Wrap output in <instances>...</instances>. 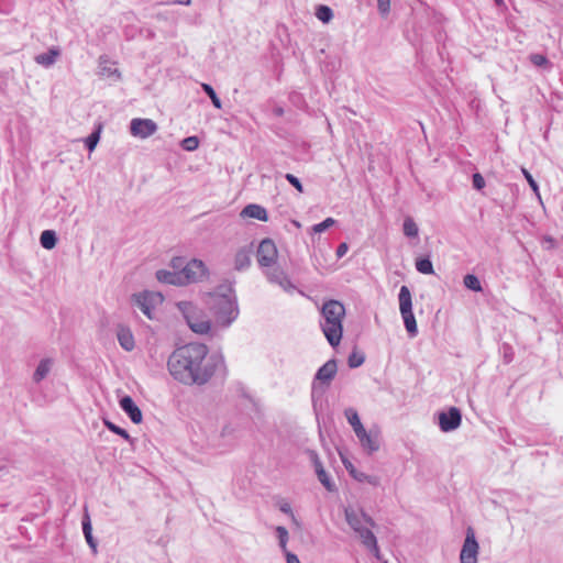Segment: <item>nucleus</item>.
<instances>
[{
  "mask_svg": "<svg viewBox=\"0 0 563 563\" xmlns=\"http://www.w3.org/2000/svg\"><path fill=\"white\" fill-rule=\"evenodd\" d=\"M377 9L383 16H386L390 10V0H377Z\"/></svg>",
  "mask_w": 563,
  "mask_h": 563,
  "instance_id": "obj_46",
  "label": "nucleus"
},
{
  "mask_svg": "<svg viewBox=\"0 0 563 563\" xmlns=\"http://www.w3.org/2000/svg\"><path fill=\"white\" fill-rule=\"evenodd\" d=\"M120 408L124 411V413L130 418V420L139 424L143 420L142 410L140 407L135 404L134 399L129 396L124 395L119 399Z\"/></svg>",
  "mask_w": 563,
  "mask_h": 563,
  "instance_id": "obj_16",
  "label": "nucleus"
},
{
  "mask_svg": "<svg viewBox=\"0 0 563 563\" xmlns=\"http://www.w3.org/2000/svg\"><path fill=\"white\" fill-rule=\"evenodd\" d=\"M277 537L279 540V547L282 548L283 552L288 551L287 550V541H288V531L284 527H277L276 528Z\"/></svg>",
  "mask_w": 563,
  "mask_h": 563,
  "instance_id": "obj_42",
  "label": "nucleus"
},
{
  "mask_svg": "<svg viewBox=\"0 0 563 563\" xmlns=\"http://www.w3.org/2000/svg\"><path fill=\"white\" fill-rule=\"evenodd\" d=\"M496 2H497L498 4H500V3H503V0H496Z\"/></svg>",
  "mask_w": 563,
  "mask_h": 563,
  "instance_id": "obj_59",
  "label": "nucleus"
},
{
  "mask_svg": "<svg viewBox=\"0 0 563 563\" xmlns=\"http://www.w3.org/2000/svg\"><path fill=\"white\" fill-rule=\"evenodd\" d=\"M53 366V360L49 357L42 358L40 363L37 364L35 372L33 374V380L34 383L42 382L51 372V368Z\"/></svg>",
  "mask_w": 563,
  "mask_h": 563,
  "instance_id": "obj_23",
  "label": "nucleus"
},
{
  "mask_svg": "<svg viewBox=\"0 0 563 563\" xmlns=\"http://www.w3.org/2000/svg\"><path fill=\"white\" fill-rule=\"evenodd\" d=\"M463 284L470 290L482 291V285L479 279L473 274L465 275L463 278Z\"/></svg>",
  "mask_w": 563,
  "mask_h": 563,
  "instance_id": "obj_32",
  "label": "nucleus"
},
{
  "mask_svg": "<svg viewBox=\"0 0 563 563\" xmlns=\"http://www.w3.org/2000/svg\"><path fill=\"white\" fill-rule=\"evenodd\" d=\"M181 277L184 285L191 283H200L209 275V269L206 264L198 258H192L183 268Z\"/></svg>",
  "mask_w": 563,
  "mask_h": 563,
  "instance_id": "obj_7",
  "label": "nucleus"
},
{
  "mask_svg": "<svg viewBox=\"0 0 563 563\" xmlns=\"http://www.w3.org/2000/svg\"><path fill=\"white\" fill-rule=\"evenodd\" d=\"M117 338L120 346L123 350L131 352L135 347L134 336L129 327L119 324L117 330Z\"/></svg>",
  "mask_w": 563,
  "mask_h": 563,
  "instance_id": "obj_17",
  "label": "nucleus"
},
{
  "mask_svg": "<svg viewBox=\"0 0 563 563\" xmlns=\"http://www.w3.org/2000/svg\"><path fill=\"white\" fill-rule=\"evenodd\" d=\"M285 177L298 191H302V185L296 176L292 174H286Z\"/></svg>",
  "mask_w": 563,
  "mask_h": 563,
  "instance_id": "obj_48",
  "label": "nucleus"
},
{
  "mask_svg": "<svg viewBox=\"0 0 563 563\" xmlns=\"http://www.w3.org/2000/svg\"><path fill=\"white\" fill-rule=\"evenodd\" d=\"M318 479L325 487L327 490H329V492H334L335 490V485L332 482V479L329 476V474L325 472V470H320L319 471Z\"/></svg>",
  "mask_w": 563,
  "mask_h": 563,
  "instance_id": "obj_37",
  "label": "nucleus"
},
{
  "mask_svg": "<svg viewBox=\"0 0 563 563\" xmlns=\"http://www.w3.org/2000/svg\"><path fill=\"white\" fill-rule=\"evenodd\" d=\"M473 187L477 190H481L485 187V179L478 173L473 175Z\"/></svg>",
  "mask_w": 563,
  "mask_h": 563,
  "instance_id": "obj_47",
  "label": "nucleus"
},
{
  "mask_svg": "<svg viewBox=\"0 0 563 563\" xmlns=\"http://www.w3.org/2000/svg\"><path fill=\"white\" fill-rule=\"evenodd\" d=\"M157 129V124L151 119L135 118L130 122V133L141 139L153 135Z\"/></svg>",
  "mask_w": 563,
  "mask_h": 563,
  "instance_id": "obj_12",
  "label": "nucleus"
},
{
  "mask_svg": "<svg viewBox=\"0 0 563 563\" xmlns=\"http://www.w3.org/2000/svg\"><path fill=\"white\" fill-rule=\"evenodd\" d=\"M224 366L223 356L209 354V347L199 342H190L174 350L167 361L169 374L185 385L202 386Z\"/></svg>",
  "mask_w": 563,
  "mask_h": 563,
  "instance_id": "obj_1",
  "label": "nucleus"
},
{
  "mask_svg": "<svg viewBox=\"0 0 563 563\" xmlns=\"http://www.w3.org/2000/svg\"><path fill=\"white\" fill-rule=\"evenodd\" d=\"M108 63H109V59H108L107 55H101L99 57V67L101 69V73L103 75H108V76L117 75L118 77H120L121 74H120L119 69L107 66Z\"/></svg>",
  "mask_w": 563,
  "mask_h": 563,
  "instance_id": "obj_33",
  "label": "nucleus"
},
{
  "mask_svg": "<svg viewBox=\"0 0 563 563\" xmlns=\"http://www.w3.org/2000/svg\"><path fill=\"white\" fill-rule=\"evenodd\" d=\"M365 361V356L362 352H358V351H353L351 353V355L349 356V366L351 368H356L358 366H361Z\"/></svg>",
  "mask_w": 563,
  "mask_h": 563,
  "instance_id": "obj_39",
  "label": "nucleus"
},
{
  "mask_svg": "<svg viewBox=\"0 0 563 563\" xmlns=\"http://www.w3.org/2000/svg\"><path fill=\"white\" fill-rule=\"evenodd\" d=\"M355 532L361 538L363 544L366 545L367 548H369L371 550H373L375 552V555L378 558L379 549L377 545V540H376L374 533L368 529V527L365 526V527L361 528L360 530H356Z\"/></svg>",
  "mask_w": 563,
  "mask_h": 563,
  "instance_id": "obj_21",
  "label": "nucleus"
},
{
  "mask_svg": "<svg viewBox=\"0 0 563 563\" xmlns=\"http://www.w3.org/2000/svg\"><path fill=\"white\" fill-rule=\"evenodd\" d=\"M360 441L361 446L367 451L369 454L379 450L380 441H379V430H369L366 431L364 428L360 432L355 434Z\"/></svg>",
  "mask_w": 563,
  "mask_h": 563,
  "instance_id": "obj_15",
  "label": "nucleus"
},
{
  "mask_svg": "<svg viewBox=\"0 0 563 563\" xmlns=\"http://www.w3.org/2000/svg\"><path fill=\"white\" fill-rule=\"evenodd\" d=\"M355 532L361 538L363 544L366 545L367 548H369L371 550H373L375 552V555L378 558L379 549L377 545V540H376L374 533L368 529V527L365 526V527L361 528L360 530H356Z\"/></svg>",
  "mask_w": 563,
  "mask_h": 563,
  "instance_id": "obj_20",
  "label": "nucleus"
},
{
  "mask_svg": "<svg viewBox=\"0 0 563 563\" xmlns=\"http://www.w3.org/2000/svg\"><path fill=\"white\" fill-rule=\"evenodd\" d=\"M338 366L334 360L324 363L317 372L312 383V393H316L320 385L328 387L334 378Z\"/></svg>",
  "mask_w": 563,
  "mask_h": 563,
  "instance_id": "obj_11",
  "label": "nucleus"
},
{
  "mask_svg": "<svg viewBox=\"0 0 563 563\" xmlns=\"http://www.w3.org/2000/svg\"><path fill=\"white\" fill-rule=\"evenodd\" d=\"M246 266V247H241L235 255V269L242 271Z\"/></svg>",
  "mask_w": 563,
  "mask_h": 563,
  "instance_id": "obj_41",
  "label": "nucleus"
},
{
  "mask_svg": "<svg viewBox=\"0 0 563 563\" xmlns=\"http://www.w3.org/2000/svg\"><path fill=\"white\" fill-rule=\"evenodd\" d=\"M249 218L257 219L260 221H267L268 216L265 208L260 205L249 203Z\"/></svg>",
  "mask_w": 563,
  "mask_h": 563,
  "instance_id": "obj_31",
  "label": "nucleus"
},
{
  "mask_svg": "<svg viewBox=\"0 0 563 563\" xmlns=\"http://www.w3.org/2000/svg\"><path fill=\"white\" fill-rule=\"evenodd\" d=\"M156 279L159 283L173 285V286H185L181 277V272H174L167 269H158L155 274Z\"/></svg>",
  "mask_w": 563,
  "mask_h": 563,
  "instance_id": "obj_18",
  "label": "nucleus"
},
{
  "mask_svg": "<svg viewBox=\"0 0 563 563\" xmlns=\"http://www.w3.org/2000/svg\"><path fill=\"white\" fill-rule=\"evenodd\" d=\"M334 223H335V220L333 218H327L321 223L314 224L311 228V233L312 234H320V233L324 232L327 229H329L332 225H334Z\"/></svg>",
  "mask_w": 563,
  "mask_h": 563,
  "instance_id": "obj_40",
  "label": "nucleus"
},
{
  "mask_svg": "<svg viewBox=\"0 0 563 563\" xmlns=\"http://www.w3.org/2000/svg\"><path fill=\"white\" fill-rule=\"evenodd\" d=\"M479 545L476 541L474 531L468 529L460 553L461 563H477Z\"/></svg>",
  "mask_w": 563,
  "mask_h": 563,
  "instance_id": "obj_10",
  "label": "nucleus"
},
{
  "mask_svg": "<svg viewBox=\"0 0 563 563\" xmlns=\"http://www.w3.org/2000/svg\"><path fill=\"white\" fill-rule=\"evenodd\" d=\"M351 476L360 483H367L374 487L380 485V478L376 475H369L357 470H351Z\"/></svg>",
  "mask_w": 563,
  "mask_h": 563,
  "instance_id": "obj_25",
  "label": "nucleus"
},
{
  "mask_svg": "<svg viewBox=\"0 0 563 563\" xmlns=\"http://www.w3.org/2000/svg\"><path fill=\"white\" fill-rule=\"evenodd\" d=\"M312 461H313L316 474L318 476L319 475V471L320 470H324V468H323L322 463L320 462L319 457L317 456V454H313Z\"/></svg>",
  "mask_w": 563,
  "mask_h": 563,
  "instance_id": "obj_50",
  "label": "nucleus"
},
{
  "mask_svg": "<svg viewBox=\"0 0 563 563\" xmlns=\"http://www.w3.org/2000/svg\"><path fill=\"white\" fill-rule=\"evenodd\" d=\"M530 60L533 65L542 67L549 65V60L544 55L541 54H532L530 56Z\"/></svg>",
  "mask_w": 563,
  "mask_h": 563,
  "instance_id": "obj_45",
  "label": "nucleus"
},
{
  "mask_svg": "<svg viewBox=\"0 0 563 563\" xmlns=\"http://www.w3.org/2000/svg\"><path fill=\"white\" fill-rule=\"evenodd\" d=\"M230 433H231V429L228 426L224 427L223 430H222V435H228Z\"/></svg>",
  "mask_w": 563,
  "mask_h": 563,
  "instance_id": "obj_57",
  "label": "nucleus"
},
{
  "mask_svg": "<svg viewBox=\"0 0 563 563\" xmlns=\"http://www.w3.org/2000/svg\"><path fill=\"white\" fill-rule=\"evenodd\" d=\"M246 216H247L246 207H244V208L240 211V217H241L242 219H246Z\"/></svg>",
  "mask_w": 563,
  "mask_h": 563,
  "instance_id": "obj_55",
  "label": "nucleus"
},
{
  "mask_svg": "<svg viewBox=\"0 0 563 563\" xmlns=\"http://www.w3.org/2000/svg\"><path fill=\"white\" fill-rule=\"evenodd\" d=\"M164 297L161 292L143 290L131 296L132 306L139 308L150 320L156 319L154 310L157 303H162Z\"/></svg>",
  "mask_w": 563,
  "mask_h": 563,
  "instance_id": "obj_6",
  "label": "nucleus"
},
{
  "mask_svg": "<svg viewBox=\"0 0 563 563\" xmlns=\"http://www.w3.org/2000/svg\"><path fill=\"white\" fill-rule=\"evenodd\" d=\"M385 563H387V562H385Z\"/></svg>",
  "mask_w": 563,
  "mask_h": 563,
  "instance_id": "obj_60",
  "label": "nucleus"
},
{
  "mask_svg": "<svg viewBox=\"0 0 563 563\" xmlns=\"http://www.w3.org/2000/svg\"><path fill=\"white\" fill-rule=\"evenodd\" d=\"M190 1L191 0H184V1L183 0H176V1H174V3L188 5V4H190Z\"/></svg>",
  "mask_w": 563,
  "mask_h": 563,
  "instance_id": "obj_54",
  "label": "nucleus"
},
{
  "mask_svg": "<svg viewBox=\"0 0 563 563\" xmlns=\"http://www.w3.org/2000/svg\"><path fill=\"white\" fill-rule=\"evenodd\" d=\"M202 300L213 314L216 322L229 327L239 316L236 296H203Z\"/></svg>",
  "mask_w": 563,
  "mask_h": 563,
  "instance_id": "obj_3",
  "label": "nucleus"
},
{
  "mask_svg": "<svg viewBox=\"0 0 563 563\" xmlns=\"http://www.w3.org/2000/svg\"><path fill=\"white\" fill-rule=\"evenodd\" d=\"M227 296V297H234L235 290L233 288V282L230 279H224L223 283L218 285L213 290L207 291L202 295L203 296Z\"/></svg>",
  "mask_w": 563,
  "mask_h": 563,
  "instance_id": "obj_22",
  "label": "nucleus"
},
{
  "mask_svg": "<svg viewBox=\"0 0 563 563\" xmlns=\"http://www.w3.org/2000/svg\"><path fill=\"white\" fill-rule=\"evenodd\" d=\"M416 268L421 274H433V265L429 258H419L416 261Z\"/></svg>",
  "mask_w": 563,
  "mask_h": 563,
  "instance_id": "obj_35",
  "label": "nucleus"
},
{
  "mask_svg": "<svg viewBox=\"0 0 563 563\" xmlns=\"http://www.w3.org/2000/svg\"><path fill=\"white\" fill-rule=\"evenodd\" d=\"M202 91L210 98L212 104L217 109L222 108V102L219 96L217 95L214 88L210 84H201Z\"/></svg>",
  "mask_w": 563,
  "mask_h": 563,
  "instance_id": "obj_30",
  "label": "nucleus"
},
{
  "mask_svg": "<svg viewBox=\"0 0 563 563\" xmlns=\"http://www.w3.org/2000/svg\"><path fill=\"white\" fill-rule=\"evenodd\" d=\"M399 311L405 323V328L410 336L418 333L416 318L412 312L411 292L407 286H401L398 295Z\"/></svg>",
  "mask_w": 563,
  "mask_h": 563,
  "instance_id": "obj_5",
  "label": "nucleus"
},
{
  "mask_svg": "<svg viewBox=\"0 0 563 563\" xmlns=\"http://www.w3.org/2000/svg\"><path fill=\"white\" fill-rule=\"evenodd\" d=\"M505 360H506V362H507V363L511 362V360H512V354H511V352H509V353H507V352H506V353H505Z\"/></svg>",
  "mask_w": 563,
  "mask_h": 563,
  "instance_id": "obj_56",
  "label": "nucleus"
},
{
  "mask_svg": "<svg viewBox=\"0 0 563 563\" xmlns=\"http://www.w3.org/2000/svg\"><path fill=\"white\" fill-rule=\"evenodd\" d=\"M81 527H82V532H84L85 539H86L89 548L91 549L92 553L96 554L98 542L92 536V525H91L90 516H89L87 509H85V512L82 516Z\"/></svg>",
  "mask_w": 563,
  "mask_h": 563,
  "instance_id": "obj_19",
  "label": "nucleus"
},
{
  "mask_svg": "<svg viewBox=\"0 0 563 563\" xmlns=\"http://www.w3.org/2000/svg\"><path fill=\"white\" fill-rule=\"evenodd\" d=\"M60 51L56 47L49 48L47 52L35 56V62L42 66L48 67L56 62Z\"/></svg>",
  "mask_w": 563,
  "mask_h": 563,
  "instance_id": "obj_24",
  "label": "nucleus"
},
{
  "mask_svg": "<svg viewBox=\"0 0 563 563\" xmlns=\"http://www.w3.org/2000/svg\"><path fill=\"white\" fill-rule=\"evenodd\" d=\"M344 415H345L347 422L353 428V431L355 432V434L364 429V426L362 424L358 413L355 409L347 408V409H345Z\"/></svg>",
  "mask_w": 563,
  "mask_h": 563,
  "instance_id": "obj_27",
  "label": "nucleus"
},
{
  "mask_svg": "<svg viewBox=\"0 0 563 563\" xmlns=\"http://www.w3.org/2000/svg\"><path fill=\"white\" fill-rule=\"evenodd\" d=\"M280 511H283L284 514H290L292 515L291 512V507L288 503H283L279 507Z\"/></svg>",
  "mask_w": 563,
  "mask_h": 563,
  "instance_id": "obj_52",
  "label": "nucleus"
},
{
  "mask_svg": "<svg viewBox=\"0 0 563 563\" xmlns=\"http://www.w3.org/2000/svg\"><path fill=\"white\" fill-rule=\"evenodd\" d=\"M521 172H522L525 178L527 179L529 186L536 194V196L540 199L541 196H540V191H539V186H538L537 181L533 179L532 175L525 167L521 168Z\"/></svg>",
  "mask_w": 563,
  "mask_h": 563,
  "instance_id": "obj_43",
  "label": "nucleus"
},
{
  "mask_svg": "<svg viewBox=\"0 0 563 563\" xmlns=\"http://www.w3.org/2000/svg\"><path fill=\"white\" fill-rule=\"evenodd\" d=\"M320 312L321 330L329 344L335 347L342 340L345 308L338 300H329L322 305Z\"/></svg>",
  "mask_w": 563,
  "mask_h": 563,
  "instance_id": "obj_2",
  "label": "nucleus"
},
{
  "mask_svg": "<svg viewBox=\"0 0 563 563\" xmlns=\"http://www.w3.org/2000/svg\"><path fill=\"white\" fill-rule=\"evenodd\" d=\"M545 241H547V243H552L553 239L552 238H545Z\"/></svg>",
  "mask_w": 563,
  "mask_h": 563,
  "instance_id": "obj_58",
  "label": "nucleus"
},
{
  "mask_svg": "<svg viewBox=\"0 0 563 563\" xmlns=\"http://www.w3.org/2000/svg\"><path fill=\"white\" fill-rule=\"evenodd\" d=\"M103 423L106 426V428L111 431L112 433L117 434V435H120L121 438H123L124 440L129 441L131 444H133L134 442V439L131 438V435L129 434V432L119 427L118 424H115L114 422L108 420V419H104L103 420Z\"/></svg>",
  "mask_w": 563,
  "mask_h": 563,
  "instance_id": "obj_28",
  "label": "nucleus"
},
{
  "mask_svg": "<svg viewBox=\"0 0 563 563\" xmlns=\"http://www.w3.org/2000/svg\"><path fill=\"white\" fill-rule=\"evenodd\" d=\"M347 244L346 243H341L338 249H336V256L338 257H342L343 255H345V253L347 252Z\"/></svg>",
  "mask_w": 563,
  "mask_h": 563,
  "instance_id": "obj_51",
  "label": "nucleus"
},
{
  "mask_svg": "<svg viewBox=\"0 0 563 563\" xmlns=\"http://www.w3.org/2000/svg\"><path fill=\"white\" fill-rule=\"evenodd\" d=\"M187 264L186 258L183 256H175L170 261V267L174 272L183 271L185 268V265Z\"/></svg>",
  "mask_w": 563,
  "mask_h": 563,
  "instance_id": "obj_44",
  "label": "nucleus"
},
{
  "mask_svg": "<svg viewBox=\"0 0 563 563\" xmlns=\"http://www.w3.org/2000/svg\"><path fill=\"white\" fill-rule=\"evenodd\" d=\"M180 146L185 151L192 152L198 148L199 139L196 135L187 136L184 140H181Z\"/></svg>",
  "mask_w": 563,
  "mask_h": 563,
  "instance_id": "obj_36",
  "label": "nucleus"
},
{
  "mask_svg": "<svg viewBox=\"0 0 563 563\" xmlns=\"http://www.w3.org/2000/svg\"><path fill=\"white\" fill-rule=\"evenodd\" d=\"M343 464H344V466L347 470L350 475H351V470H356L351 462H346V461L343 460Z\"/></svg>",
  "mask_w": 563,
  "mask_h": 563,
  "instance_id": "obj_53",
  "label": "nucleus"
},
{
  "mask_svg": "<svg viewBox=\"0 0 563 563\" xmlns=\"http://www.w3.org/2000/svg\"><path fill=\"white\" fill-rule=\"evenodd\" d=\"M287 563H300L298 556L289 551H284Z\"/></svg>",
  "mask_w": 563,
  "mask_h": 563,
  "instance_id": "obj_49",
  "label": "nucleus"
},
{
  "mask_svg": "<svg viewBox=\"0 0 563 563\" xmlns=\"http://www.w3.org/2000/svg\"><path fill=\"white\" fill-rule=\"evenodd\" d=\"M344 515L346 522L354 531L360 530L365 526H374L372 518L362 510L347 507L344 510Z\"/></svg>",
  "mask_w": 563,
  "mask_h": 563,
  "instance_id": "obj_13",
  "label": "nucleus"
},
{
  "mask_svg": "<svg viewBox=\"0 0 563 563\" xmlns=\"http://www.w3.org/2000/svg\"><path fill=\"white\" fill-rule=\"evenodd\" d=\"M278 256L277 246L271 239H264L257 249L256 260L261 267L269 268L276 263Z\"/></svg>",
  "mask_w": 563,
  "mask_h": 563,
  "instance_id": "obj_8",
  "label": "nucleus"
},
{
  "mask_svg": "<svg viewBox=\"0 0 563 563\" xmlns=\"http://www.w3.org/2000/svg\"><path fill=\"white\" fill-rule=\"evenodd\" d=\"M100 140V131H93L91 132L86 139H85V146L89 152H92L98 142Z\"/></svg>",
  "mask_w": 563,
  "mask_h": 563,
  "instance_id": "obj_38",
  "label": "nucleus"
},
{
  "mask_svg": "<svg viewBox=\"0 0 563 563\" xmlns=\"http://www.w3.org/2000/svg\"><path fill=\"white\" fill-rule=\"evenodd\" d=\"M58 242L57 234L54 230H44L40 236V243L45 250H53Z\"/></svg>",
  "mask_w": 563,
  "mask_h": 563,
  "instance_id": "obj_26",
  "label": "nucleus"
},
{
  "mask_svg": "<svg viewBox=\"0 0 563 563\" xmlns=\"http://www.w3.org/2000/svg\"><path fill=\"white\" fill-rule=\"evenodd\" d=\"M402 231H404V234L408 238H417L418 236L419 229H418L417 223L415 222V220L411 217L405 218L404 224H402Z\"/></svg>",
  "mask_w": 563,
  "mask_h": 563,
  "instance_id": "obj_29",
  "label": "nucleus"
},
{
  "mask_svg": "<svg viewBox=\"0 0 563 563\" xmlns=\"http://www.w3.org/2000/svg\"><path fill=\"white\" fill-rule=\"evenodd\" d=\"M461 412L455 407H451L449 411L439 413V426L443 432H450L457 429L461 424Z\"/></svg>",
  "mask_w": 563,
  "mask_h": 563,
  "instance_id": "obj_14",
  "label": "nucleus"
},
{
  "mask_svg": "<svg viewBox=\"0 0 563 563\" xmlns=\"http://www.w3.org/2000/svg\"><path fill=\"white\" fill-rule=\"evenodd\" d=\"M265 275L269 283L278 285L285 292L292 295L298 291L303 295L301 290H298L294 283L290 280L287 273L280 268L268 269Z\"/></svg>",
  "mask_w": 563,
  "mask_h": 563,
  "instance_id": "obj_9",
  "label": "nucleus"
},
{
  "mask_svg": "<svg viewBox=\"0 0 563 563\" xmlns=\"http://www.w3.org/2000/svg\"><path fill=\"white\" fill-rule=\"evenodd\" d=\"M177 308L191 331L198 334H207L212 327L211 321L190 301H179Z\"/></svg>",
  "mask_w": 563,
  "mask_h": 563,
  "instance_id": "obj_4",
  "label": "nucleus"
},
{
  "mask_svg": "<svg viewBox=\"0 0 563 563\" xmlns=\"http://www.w3.org/2000/svg\"><path fill=\"white\" fill-rule=\"evenodd\" d=\"M316 16L323 23H329L333 18V11L328 5H319L316 10Z\"/></svg>",
  "mask_w": 563,
  "mask_h": 563,
  "instance_id": "obj_34",
  "label": "nucleus"
}]
</instances>
